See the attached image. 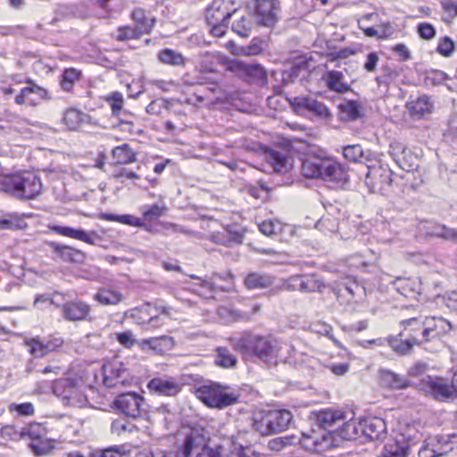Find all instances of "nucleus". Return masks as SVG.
Wrapping results in <instances>:
<instances>
[{
	"mask_svg": "<svg viewBox=\"0 0 457 457\" xmlns=\"http://www.w3.org/2000/svg\"><path fill=\"white\" fill-rule=\"evenodd\" d=\"M233 346L243 354H253L269 364H275L281 349V343L270 336L245 332L234 340Z\"/></svg>",
	"mask_w": 457,
	"mask_h": 457,
	"instance_id": "nucleus-1",
	"label": "nucleus"
},
{
	"mask_svg": "<svg viewBox=\"0 0 457 457\" xmlns=\"http://www.w3.org/2000/svg\"><path fill=\"white\" fill-rule=\"evenodd\" d=\"M41 190V180L32 172L0 174V191L13 197L33 199Z\"/></svg>",
	"mask_w": 457,
	"mask_h": 457,
	"instance_id": "nucleus-2",
	"label": "nucleus"
},
{
	"mask_svg": "<svg viewBox=\"0 0 457 457\" xmlns=\"http://www.w3.org/2000/svg\"><path fill=\"white\" fill-rule=\"evenodd\" d=\"M174 457H221L220 448H212L198 430H190L178 443Z\"/></svg>",
	"mask_w": 457,
	"mask_h": 457,
	"instance_id": "nucleus-3",
	"label": "nucleus"
},
{
	"mask_svg": "<svg viewBox=\"0 0 457 457\" xmlns=\"http://www.w3.org/2000/svg\"><path fill=\"white\" fill-rule=\"evenodd\" d=\"M53 393L60 397L63 403L74 407L84 406L87 400L72 379L61 378L54 382Z\"/></svg>",
	"mask_w": 457,
	"mask_h": 457,
	"instance_id": "nucleus-4",
	"label": "nucleus"
},
{
	"mask_svg": "<svg viewBox=\"0 0 457 457\" xmlns=\"http://www.w3.org/2000/svg\"><path fill=\"white\" fill-rule=\"evenodd\" d=\"M333 158L330 156L310 154L302 161L301 172L307 179L323 180Z\"/></svg>",
	"mask_w": 457,
	"mask_h": 457,
	"instance_id": "nucleus-5",
	"label": "nucleus"
},
{
	"mask_svg": "<svg viewBox=\"0 0 457 457\" xmlns=\"http://www.w3.org/2000/svg\"><path fill=\"white\" fill-rule=\"evenodd\" d=\"M145 406V398L134 392L121 394L113 402V407L118 411L132 419L140 417Z\"/></svg>",
	"mask_w": 457,
	"mask_h": 457,
	"instance_id": "nucleus-6",
	"label": "nucleus"
},
{
	"mask_svg": "<svg viewBox=\"0 0 457 457\" xmlns=\"http://www.w3.org/2000/svg\"><path fill=\"white\" fill-rule=\"evenodd\" d=\"M29 353L35 358H44L48 354L54 353L63 345V340L60 337L49 336L42 338L39 337L25 340Z\"/></svg>",
	"mask_w": 457,
	"mask_h": 457,
	"instance_id": "nucleus-7",
	"label": "nucleus"
},
{
	"mask_svg": "<svg viewBox=\"0 0 457 457\" xmlns=\"http://www.w3.org/2000/svg\"><path fill=\"white\" fill-rule=\"evenodd\" d=\"M346 419L345 411L335 409H324L311 415L313 426L330 432L339 429L341 423Z\"/></svg>",
	"mask_w": 457,
	"mask_h": 457,
	"instance_id": "nucleus-8",
	"label": "nucleus"
},
{
	"mask_svg": "<svg viewBox=\"0 0 457 457\" xmlns=\"http://www.w3.org/2000/svg\"><path fill=\"white\" fill-rule=\"evenodd\" d=\"M365 175V185L369 187L370 191L383 192L391 183V171L381 166L367 167Z\"/></svg>",
	"mask_w": 457,
	"mask_h": 457,
	"instance_id": "nucleus-9",
	"label": "nucleus"
},
{
	"mask_svg": "<svg viewBox=\"0 0 457 457\" xmlns=\"http://www.w3.org/2000/svg\"><path fill=\"white\" fill-rule=\"evenodd\" d=\"M183 384L172 377H160L151 379L148 388L151 392L164 396H175L182 389Z\"/></svg>",
	"mask_w": 457,
	"mask_h": 457,
	"instance_id": "nucleus-10",
	"label": "nucleus"
},
{
	"mask_svg": "<svg viewBox=\"0 0 457 457\" xmlns=\"http://www.w3.org/2000/svg\"><path fill=\"white\" fill-rule=\"evenodd\" d=\"M285 287L288 290H299L301 292H315L324 287V284L316 275H296L289 278L285 282Z\"/></svg>",
	"mask_w": 457,
	"mask_h": 457,
	"instance_id": "nucleus-11",
	"label": "nucleus"
},
{
	"mask_svg": "<svg viewBox=\"0 0 457 457\" xmlns=\"http://www.w3.org/2000/svg\"><path fill=\"white\" fill-rule=\"evenodd\" d=\"M363 442L374 441L382 442L386 437V424L384 420L377 417H370L362 420Z\"/></svg>",
	"mask_w": 457,
	"mask_h": 457,
	"instance_id": "nucleus-12",
	"label": "nucleus"
},
{
	"mask_svg": "<svg viewBox=\"0 0 457 457\" xmlns=\"http://www.w3.org/2000/svg\"><path fill=\"white\" fill-rule=\"evenodd\" d=\"M338 301L345 300L348 303H359L366 295V289L356 280L349 279L342 286H338L333 289Z\"/></svg>",
	"mask_w": 457,
	"mask_h": 457,
	"instance_id": "nucleus-13",
	"label": "nucleus"
},
{
	"mask_svg": "<svg viewBox=\"0 0 457 457\" xmlns=\"http://www.w3.org/2000/svg\"><path fill=\"white\" fill-rule=\"evenodd\" d=\"M424 390L433 395L436 400L445 401L449 399L453 394V384L448 385L447 381L441 378H432L427 376L422 379Z\"/></svg>",
	"mask_w": 457,
	"mask_h": 457,
	"instance_id": "nucleus-14",
	"label": "nucleus"
},
{
	"mask_svg": "<svg viewBox=\"0 0 457 457\" xmlns=\"http://www.w3.org/2000/svg\"><path fill=\"white\" fill-rule=\"evenodd\" d=\"M27 83L28 86L23 87L14 98L17 104L22 105L26 101L31 104H37L39 100H48L51 98L46 88L39 87L31 80H28Z\"/></svg>",
	"mask_w": 457,
	"mask_h": 457,
	"instance_id": "nucleus-15",
	"label": "nucleus"
},
{
	"mask_svg": "<svg viewBox=\"0 0 457 457\" xmlns=\"http://www.w3.org/2000/svg\"><path fill=\"white\" fill-rule=\"evenodd\" d=\"M190 277L200 280L198 294L204 298H214L213 295L217 291L230 292L234 290V275L231 272H226L228 281H226L224 285H219L217 281L212 279H201L195 275H191Z\"/></svg>",
	"mask_w": 457,
	"mask_h": 457,
	"instance_id": "nucleus-16",
	"label": "nucleus"
},
{
	"mask_svg": "<svg viewBox=\"0 0 457 457\" xmlns=\"http://www.w3.org/2000/svg\"><path fill=\"white\" fill-rule=\"evenodd\" d=\"M228 70L236 72L240 76H245L253 81H262L266 79V71L260 64H249L241 61H231L228 63Z\"/></svg>",
	"mask_w": 457,
	"mask_h": 457,
	"instance_id": "nucleus-17",
	"label": "nucleus"
},
{
	"mask_svg": "<svg viewBox=\"0 0 457 457\" xmlns=\"http://www.w3.org/2000/svg\"><path fill=\"white\" fill-rule=\"evenodd\" d=\"M64 319L70 321L90 320L91 307L81 300L67 302L62 307Z\"/></svg>",
	"mask_w": 457,
	"mask_h": 457,
	"instance_id": "nucleus-18",
	"label": "nucleus"
},
{
	"mask_svg": "<svg viewBox=\"0 0 457 457\" xmlns=\"http://www.w3.org/2000/svg\"><path fill=\"white\" fill-rule=\"evenodd\" d=\"M235 13L228 9V3L226 0H213L206 8L205 18L208 24L218 22H228V19Z\"/></svg>",
	"mask_w": 457,
	"mask_h": 457,
	"instance_id": "nucleus-19",
	"label": "nucleus"
},
{
	"mask_svg": "<svg viewBox=\"0 0 457 457\" xmlns=\"http://www.w3.org/2000/svg\"><path fill=\"white\" fill-rule=\"evenodd\" d=\"M323 181L344 189L349 185L350 176L346 167L333 158Z\"/></svg>",
	"mask_w": 457,
	"mask_h": 457,
	"instance_id": "nucleus-20",
	"label": "nucleus"
},
{
	"mask_svg": "<svg viewBox=\"0 0 457 457\" xmlns=\"http://www.w3.org/2000/svg\"><path fill=\"white\" fill-rule=\"evenodd\" d=\"M264 158L276 173L284 174L291 169L292 165L288 156L281 151L266 148Z\"/></svg>",
	"mask_w": 457,
	"mask_h": 457,
	"instance_id": "nucleus-21",
	"label": "nucleus"
},
{
	"mask_svg": "<svg viewBox=\"0 0 457 457\" xmlns=\"http://www.w3.org/2000/svg\"><path fill=\"white\" fill-rule=\"evenodd\" d=\"M249 424L253 431L262 436L272 435L271 424L268 410H256L249 418Z\"/></svg>",
	"mask_w": 457,
	"mask_h": 457,
	"instance_id": "nucleus-22",
	"label": "nucleus"
},
{
	"mask_svg": "<svg viewBox=\"0 0 457 457\" xmlns=\"http://www.w3.org/2000/svg\"><path fill=\"white\" fill-rule=\"evenodd\" d=\"M408 113L413 120H420L432 112L433 103L427 96H420L406 103Z\"/></svg>",
	"mask_w": 457,
	"mask_h": 457,
	"instance_id": "nucleus-23",
	"label": "nucleus"
},
{
	"mask_svg": "<svg viewBox=\"0 0 457 457\" xmlns=\"http://www.w3.org/2000/svg\"><path fill=\"white\" fill-rule=\"evenodd\" d=\"M292 104L297 109L307 110L320 118H328L331 113L328 108L321 102L311 97H295Z\"/></svg>",
	"mask_w": 457,
	"mask_h": 457,
	"instance_id": "nucleus-24",
	"label": "nucleus"
},
{
	"mask_svg": "<svg viewBox=\"0 0 457 457\" xmlns=\"http://www.w3.org/2000/svg\"><path fill=\"white\" fill-rule=\"evenodd\" d=\"M49 246L53 252L62 261L72 263H83L86 253L69 245H62L55 242H50Z\"/></svg>",
	"mask_w": 457,
	"mask_h": 457,
	"instance_id": "nucleus-25",
	"label": "nucleus"
},
{
	"mask_svg": "<svg viewBox=\"0 0 457 457\" xmlns=\"http://www.w3.org/2000/svg\"><path fill=\"white\" fill-rule=\"evenodd\" d=\"M262 310V305L254 303L249 311H241L237 309H228L220 307L218 311L219 315L227 318L229 321H248L253 316L259 313Z\"/></svg>",
	"mask_w": 457,
	"mask_h": 457,
	"instance_id": "nucleus-26",
	"label": "nucleus"
},
{
	"mask_svg": "<svg viewBox=\"0 0 457 457\" xmlns=\"http://www.w3.org/2000/svg\"><path fill=\"white\" fill-rule=\"evenodd\" d=\"M276 6L273 0H256L255 11L260 18L259 22L270 27L276 21Z\"/></svg>",
	"mask_w": 457,
	"mask_h": 457,
	"instance_id": "nucleus-27",
	"label": "nucleus"
},
{
	"mask_svg": "<svg viewBox=\"0 0 457 457\" xmlns=\"http://www.w3.org/2000/svg\"><path fill=\"white\" fill-rule=\"evenodd\" d=\"M137 345L143 351L152 350L154 352L162 353L173 347L174 340L170 337L162 336L160 337L143 339L137 342Z\"/></svg>",
	"mask_w": 457,
	"mask_h": 457,
	"instance_id": "nucleus-28",
	"label": "nucleus"
},
{
	"mask_svg": "<svg viewBox=\"0 0 457 457\" xmlns=\"http://www.w3.org/2000/svg\"><path fill=\"white\" fill-rule=\"evenodd\" d=\"M272 434L280 433L288 428L293 420L292 413L287 410H268Z\"/></svg>",
	"mask_w": 457,
	"mask_h": 457,
	"instance_id": "nucleus-29",
	"label": "nucleus"
},
{
	"mask_svg": "<svg viewBox=\"0 0 457 457\" xmlns=\"http://www.w3.org/2000/svg\"><path fill=\"white\" fill-rule=\"evenodd\" d=\"M51 229L59 235L80 240L89 245L96 244L93 238V237L96 236L95 231L87 232L84 229L73 228L65 226H53L51 227Z\"/></svg>",
	"mask_w": 457,
	"mask_h": 457,
	"instance_id": "nucleus-30",
	"label": "nucleus"
},
{
	"mask_svg": "<svg viewBox=\"0 0 457 457\" xmlns=\"http://www.w3.org/2000/svg\"><path fill=\"white\" fill-rule=\"evenodd\" d=\"M275 281V278L260 272H251L244 279L245 287L249 290L266 289L270 287Z\"/></svg>",
	"mask_w": 457,
	"mask_h": 457,
	"instance_id": "nucleus-31",
	"label": "nucleus"
},
{
	"mask_svg": "<svg viewBox=\"0 0 457 457\" xmlns=\"http://www.w3.org/2000/svg\"><path fill=\"white\" fill-rule=\"evenodd\" d=\"M362 420L360 421L350 419L341 423L338 429V436L345 440H360L363 442Z\"/></svg>",
	"mask_w": 457,
	"mask_h": 457,
	"instance_id": "nucleus-32",
	"label": "nucleus"
},
{
	"mask_svg": "<svg viewBox=\"0 0 457 457\" xmlns=\"http://www.w3.org/2000/svg\"><path fill=\"white\" fill-rule=\"evenodd\" d=\"M239 396L240 395L237 391L231 390L227 386L220 385L212 408L221 410L234 405L238 402Z\"/></svg>",
	"mask_w": 457,
	"mask_h": 457,
	"instance_id": "nucleus-33",
	"label": "nucleus"
},
{
	"mask_svg": "<svg viewBox=\"0 0 457 457\" xmlns=\"http://www.w3.org/2000/svg\"><path fill=\"white\" fill-rule=\"evenodd\" d=\"M220 384L209 381L195 389L196 397L208 407L212 408Z\"/></svg>",
	"mask_w": 457,
	"mask_h": 457,
	"instance_id": "nucleus-34",
	"label": "nucleus"
},
{
	"mask_svg": "<svg viewBox=\"0 0 457 457\" xmlns=\"http://www.w3.org/2000/svg\"><path fill=\"white\" fill-rule=\"evenodd\" d=\"M94 299L102 305H117L124 300V296L116 289L102 287L94 295Z\"/></svg>",
	"mask_w": 457,
	"mask_h": 457,
	"instance_id": "nucleus-35",
	"label": "nucleus"
},
{
	"mask_svg": "<svg viewBox=\"0 0 457 457\" xmlns=\"http://www.w3.org/2000/svg\"><path fill=\"white\" fill-rule=\"evenodd\" d=\"M408 445L403 437L389 439L384 447L381 457H406Z\"/></svg>",
	"mask_w": 457,
	"mask_h": 457,
	"instance_id": "nucleus-36",
	"label": "nucleus"
},
{
	"mask_svg": "<svg viewBox=\"0 0 457 457\" xmlns=\"http://www.w3.org/2000/svg\"><path fill=\"white\" fill-rule=\"evenodd\" d=\"M386 343L396 353L400 355H406L410 353L414 345H420V342H419L415 337L402 340L395 337H389L386 338Z\"/></svg>",
	"mask_w": 457,
	"mask_h": 457,
	"instance_id": "nucleus-37",
	"label": "nucleus"
},
{
	"mask_svg": "<svg viewBox=\"0 0 457 457\" xmlns=\"http://www.w3.org/2000/svg\"><path fill=\"white\" fill-rule=\"evenodd\" d=\"M158 61L165 65L183 67L186 65V58L176 50L164 48L158 53Z\"/></svg>",
	"mask_w": 457,
	"mask_h": 457,
	"instance_id": "nucleus-38",
	"label": "nucleus"
},
{
	"mask_svg": "<svg viewBox=\"0 0 457 457\" xmlns=\"http://www.w3.org/2000/svg\"><path fill=\"white\" fill-rule=\"evenodd\" d=\"M343 73L337 71H329L326 74L328 87L337 93H345L351 90L350 86L343 81Z\"/></svg>",
	"mask_w": 457,
	"mask_h": 457,
	"instance_id": "nucleus-39",
	"label": "nucleus"
},
{
	"mask_svg": "<svg viewBox=\"0 0 457 457\" xmlns=\"http://www.w3.org/2000/svg\"><path fill=\"white\" fill-rule=\"evenodd\" d=\"M395 289L405 297H413L420 291V284L411 278H397L395 282Z\"/></svg>",
	"mask_w": 457,
	"mask_h": 457,
	"instance_id": "nucleus-40",
	"label": "nucleus"
},
{
	"mask_svg": "<svg viewBox=\"0 0 457 457\" xmlns=\"http://www.w3.org/2000/svg\"><path fill=\"white\" fill-rule=\"evenodd\" d=\"M132 19L136 22V29L139 34H148L154 26L155 19L146 17L142 9H137L132 12Z\"/></svg>",
	"mask_w": 457,
	"mask_h": 457,
	"instance_id": "nucleus-41",
	"label": "nucleus"
},
{
	"mask_svg": "<svg viewBox=\"0 0 457 457\" xmlns=\"http://www.w3.org/2000/svg\"><path fill=\"white\" fill-rule=\"evenodd\" d=\"M381 382L384 386L395 389H402L409 386V381L393 371L384 370L381 372Z\"/></svg>",
	"mask_w": 457,
	"mask_h": 457,
	"instance_id": "nucleus-42",
	"label": "nucleus"
},
{
	"mask_svg": "<svg viewBox=\"0 0 457 457\" xmlns=\"http://www.w3.org/2000/svg\"><path fill=\"white\" fill-rule=\"evenodd\" d=\"M173 414L168 410L167 406H161L153 411L149 416L150 420L159 426L168 428V425L171 422Z\"/></svg>",
	"mask_w": 457,
	"mask_h": 457,
	"instance_id": "nucleus-43",
	"label": "nucleus"
},
{
	"mask_svg": "<svg viewBox=\"0 0 457 457\" xmlns=\"http://www.w3.org/2000/svg\"><path fill=\"white\" fill-rule=\"evenodd\" d=\"M266 46L265 41L259 37H253L247 46L239 47L236 54L254 56L261 54Z\"/></svg>",
	"mask_w": 457,
	"mask_h": 457,
	"instance_id": "nucleus-44",
	"label": "nucleus"
},
{
	"mask_svg": "<svg viewBox=\"0 0 457 457\" xmlns=\"http://www.w3.org/2000/svg\"><path fill=\"white\" fill-rule=\"evenodd\" d=\"M428 445L436 451V457L443 456L453 449L449 436H429Z\"/></svg>",
	"mask_w": 457,
	"mask_h": 457,
	"instance_id": "nucleus-45",
	"label": "nucleus"
},
{
	"mask_svg": "<svg viewBox=\"0 0 457 457\" xmlns=\"http://www.w3.org/2000/svg\"><path fill=\"white\" fill-rule=\"evenodd\" d=\"M113 158L121 164L132 163L136 161V154L128 144L116 146L112 150Z\"/></svg>",
	"mask_w": 457,
	"mask_h": 457,
	"instance_id": "nucleus-46",
	"label": "nucleus"
},
{
	"mask_svg": "<svg viewBox=\"0 0 457 457\" xmlns=\"http://www.w3.org/2000/svg\"><path fill=\"white\" fill-rule=\"evenodd\" d=\"M101 218L104 220L116 221L132 227H143L144 222L137 217L130 214L116 215L112 213H102Z\"/></svg>",
	"mask_w": 457,
	"mask_h": 457,
	"instance_id": "nucleus-47",
	"label": "nucleus"
},
{
	"mask_svg": "<svg viewBox=\"0 0 457 457\" xmlns=\"http://www.w3.org/2000/svg\"><path fill=\"white\" fill-rule=\"evenodd\" d=\"M214 362L222 368H232L237 364V358L226 347H218Z\"/></svg>",
	"mask_w": 457,
	"mask_h": 457,
	"instance_id": "nucleus-48",
	"label": "nucleus"
},
{
	"mask_svg": "<svg viewBox=\"0 0 457 457\" xmlns=\"http://www.w3.org/2000/svg\"><path fill=\"white\" fill-rule=\"evenodd\" d=\"M131 317L137 324L140 325L148 324L157 320V316L151 315V306L148 303L133 309Z\"/></svg>",
	"mask_w": 457,
	"mask_h": 457,
	"instance_id": "nucleus-49",
	"label": "nucleus"
},
{
	"mask_svg": "<svg viewBox=\"0 0 457 457\" xmlns=\"http://www.w3.org/2000/svg\"><path fill=\"white\" fill-rule=\"evenodd\" d=\"M104 374L109 372V377L111 379L116 378L117 381L115 383L109 382V378L106 376L104 378V384L108 386H115L119 383H123L124 379H122L123 374L126 372V370L122 368L121 363L114 362L111 364L110 366H104Z\"/></svg>",
	"mask_w": 457,
	"mask_h": 457,
	"instance_id": "nucleus-50",
	"label": "nucleus"
},
{
	"mask_svg": "<svg viewBox=\"0 0 457 457\" xmlns=\"http://www.w3.org/2000/svg\"><path fill=\"white\" fill-rule=\"evenodd\" d=\"M424 320H431L432 337H439L452 329L451 323L441 317H427Z\"/></svg>",
	"mask_w": 457,
	"mask_h": 457,
	"instance_id": "nucleus-51",
	"label": "nucleus"
},
{
	"mask_svg": "<svg viewBox=\"0 0 457 457\" xmlns=\"http://www.w3.org/2000/svg\"><path fill=\"white\" fill-rule=\"evenodd\" d=\"M46 434V429L40 424H29L20 430L21 439L29 438L32 441L38 440Z\"/></svg>",
	"mask_w": 457,
	"mask_h": 457,
	"instance_id": "nucleus-52",
	"label": "nucleus"
},
{
	"mask_svg": "<svg viewBox=\"0 0 457 457\" xmlns=\"http://www.w3.org/2000/svg\"><path fill=\"white\" fill-rule=\"evenodd\" d=\"M341 118L346 120H354L360 117V106L356 101H347L339 105Z\"/></svg>",
	"mask_w": 457,
	"mask_h": 457,
	"instance_id": "nucleus-53",
	"label": "nucleus"
},
{
	"mask_svg": "<svg viewBox=\"0 0 457 457\" xmlns=\"http://www.w3.org/2000/svg\"><path fill=\"white\" fill-rule=\"evenodd\" d=\"M29 446L37 456L47 455L51 453L54 447L52 440L43 437L38 440L32 441Z\"/></svg>",
	"mask_w": 457,
	"mask_h": 457,
	"instance_id": "nucleus-54",
	"label": "nucleus"
},
{
	"mask_svg": "<svg viewBox=\"0 0 457 457\" xmlns=\"http://www.w3.org/2000/svg\"><path fill=\"white\" fill-rule=\"evenodd\" d=\"M394 28L390 22H384L377 28L365 29V36L370 37L387 38L394 33Z\"/></svg>",
	"mask_w": 457,
	"mask_h": 457,
	"instance_id": "nucleus-55",
	"label": "nucleus"
},
{
	"mask_svg": "<svg viewBox=\"0 0 457 457\" xmlns=\"http://www.w3.org/2000/svg\"><path fill=\"white\" fill-rule=\"evenodd\" d=\"M84 114L76 109H69L65 112L62 120L70 129H78L83 122Z\"/></svg>",
	"mask_w": 457,
	"mask_h": 457,
	"instance_id": "nucleus-56",
	"label": "nucleus"
},
{
	"mask_svg": "<svg viewBox=\"0 0 457 457\" xmlns=\"http://www.w3.org/2000/svg\"><path fill=\"white\" fill-rule=\"evenodd\" d=\"M253 22L250 16H242L232 24V29L237 35L247 37L252 30Z\"/></svg>",
	"mask_w": 457,
	"mask_h": 457,
	"instance_id": "nucleus-57",
	"label": "nucleus"
},
{
	"mask_svg": "<svg viewBox=\"0 0 457 457\" xmlns=\"http://www.w3.org/2000/svg\"><path fill=\"white\" fill-rule=\"evenodd\" d=\"M79 75L80 72L76 69H66L62 75L60 83L62 88L67 92H70L72 89L74 83L79 80Z\"/></svg>",
	"mask_w": 457,
	"mask_h": 457,
	"instance_id": "nucleus-58",
	"label": "nucleus"
},
{
	"mask_svg": "<svg viewBox=\"0 0 457 457\" xmlns=\"http://www.w3.org/2000/svg\"><path fill=\"white\" fill-rule=\"evenodd\" d=\"M294 436L276 437L269 441L268 448L271 451L280 452L287 446L295 443Z\"/></svg>",
	"mask_w": 457,
	"mask_h": 457,
	"instance_id": "nucleus-59",
	"label": "nucleus"
},
{
	"mask_svg": "<svg viewBox=\"0 0 457 457\" xmlns=\"http://www.w3.org/2000/svg\"><path fill=\"white\" fill-rule=\"evenodd\" d=\"M455 44L450 37L445 36L439 39L436 46V52L440 55L444 57H450L453 54Z\"/></svg>",
	"mask_w": 457,
	"mask_h": 457,
	"instance_id": "nucleus-60",
	"label": "nucleus"
},
{
	"mask_svg": "<svg viewBox=\"0 0 457 457\" xmlns=\"http://www.w3.org/2000/svg\"><path fill=\"white\" fill-rule=\"evenodd\" d=\"M343 154L350 162H360L363 156V150L360 145H346L343 149Z\"/></svg>",
	"mask_w": 457,
	"mask_h": 457,
	"instance_id": "nucleus-61",
	"label": "nucleus"
},
{
	"mask_svg": "<svg viewBox=\"0 0 457 457\" xmlns=\"http://www.w3.org/2000/svg\"><path fill=\"white\" fill-rule=\"evenodd\" d=\"M110 104L113 115H118L123 107V96L120 92H112L105 98Z\"/></svg>",
	"mask_w": 457,
	"mask_h": 457,
	"instance_id": "nucleus-62",
	"label": "nucleus"
},
{
	"mask_svg": "<svg viewBox=\"0 0 457 457\" xmlns=\"http://www.w3.org/2000/svg\"><path fill=\"white\" fill-rule=\"evenodd\" d=\"M10 411H16L21 416H32L35 412L34 406L31 403H12L9 406Z\"/></svg>",
	"mask_w": 457,
	"mask_h": 457,
	"instance_id": "nucleus-63",
	"label": "nucleus"
},
{
	"mask_svg": "<svg viewBox=\"0 0 457 457\" xmlns=\"http://www.w3.org/2000/svg\"><path fill=\"white\" fill-rule=\"evenodd\" d=\"M417 31L420 37L426 40H430L436 36L434 26L428 22L420 23L417 27Z\"/></svg>",
	"mask_w": 457,
	"mask_h": 457,
	"instance_id": "nucleus-64",
	"label": "nucleus"
}]
</instances>
